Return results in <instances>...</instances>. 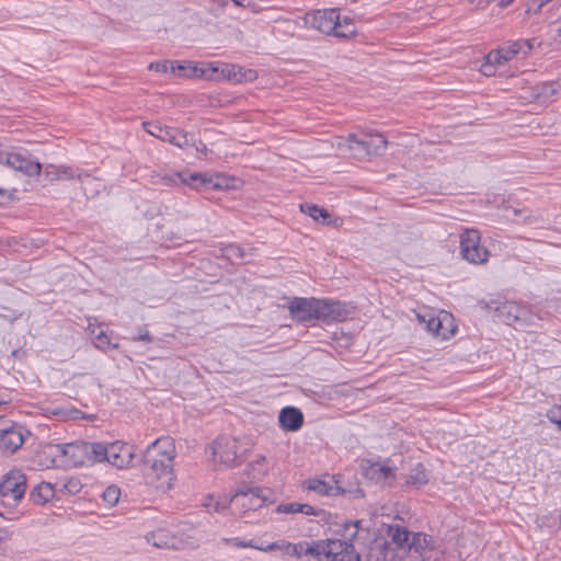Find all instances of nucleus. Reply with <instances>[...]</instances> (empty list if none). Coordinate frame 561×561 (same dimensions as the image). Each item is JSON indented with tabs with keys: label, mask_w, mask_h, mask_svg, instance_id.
Returning <instances> with one entry per match:
<instances>
[{
	"label": "nucleus",
	"mask_w": 561,
	"mask_h": 561,
	"mask_svg": "<svg viewBox=\"0 0 561 561\" xmlns=\"http://www.w3.org/2000/svg\"><path fill=\"white\" fill-rule=\"evenodd\" d=\"M175 443L170 436L159 437L146 448L142 460V477L146 484L162 493L172 488L175 479Z\"/></svg>",
	"instance_id": "f257e3e1"
},
{
	"label": "nucleus",
	"mask_w": 561,
	"mask_h": 561,
	"mask_svg": "<svg viewBox=\"0 0 561 561\" xmlns=\"http://www.w3.org/2000/svg\"><path fill=\"white\" fill-rule=\"evenodd\" d=\"M358 523H346L344 525L347 540H318L311 546H307L306 553L317 558L319 561H360L359 554L355 551L352 543V540L358 533Z\"/></svg>",
	"instance_id": "f03ea898"
},
{
	"label": "nucleus",
	"mask_w": 561,
	"mask_h": 561,
	"mask_svg": "<svg viewBox=\"0 0 561 561\" xmlns=\"http://www.w3.org/2000/svg\"><path fill=\"white\" fill-rule=\"evenodd\" d=\"M306 23L314 30L335 37L347 38L356 33L351 19L341 20L336 9L317 10L306 14Z\"/></svg>",
	"instance_id": "7ed1b4c3"
},
{
	"label": "nucleus",
	"mask_w": 561,
	"mask_h": 561,
	"mask_svg": "<svg viewBox=\"0 0 561 561\" xmlns=\"http://www.w3.org/2000/svg\"><path fill=\"white\" fill-rule=\"evenodd\" d=\"M260 486L240 484L230 495L229 503L233 514L239 515L248 522L251 513L259 511L268 503V499Z\"/></svg>",
	"instance_id": "20e7f679"
},
{
	"label": "nucleus",
	"mask_w": 561,
	"mask_h": 561,
	"mask_svg": "<svg viewBox=\"0 0 561 561\" xmlns=\"http://www.w3.org/2000/svg\"><path fill=\"white\" fill-rule=\"evenodd\" d=\"M156 180H153L154 184H161L164 186H171L176 185L179 182L182 184H186L192 186L193 188L199 190L202 187L205 188H228V180L226 178H222L220 175L216 176H207L203 173H182L176 172L172 174H160L157 173L153 175Z\"/></svg>",
	"instance_id": "39448f33"
},
{
	"label": "nucleus",
	"mask_w": 561,
	"mask_h": 561,
	"mask_svg": "<svg viewBox=\"0 0 561 561\" xmlns=\"http://www.w3.org/2000/svg\"><path fill=\"white\" fill-rule=\"evenodd\" d=\"M100 462L106 461L115 468L124 469L133 465L134 447L124 442L100 443Z\"/></svg>",
	"instance_id": "423d86ee"
},
{
	"label": "nucleus",
	"mask_w": 561,
	"mask_h": 561,
	"mask_svg": "<svg viewBox=\"0 0 561 561\" xmlns=\"http://www.w3.org/2000/svg\"><path fill=\"white\" fill-rule=\"evenodd\" d=\"M480 232L468 228L460 236V251L462 257L472 264H483L488 261L490 252L480 244Z\"/></svg>",
	"instance_id": "0eeeda50"
},
{
	"label": "nucleus",
	"mask_w": 561,
	"mask_h": 561,
	"mask_svg": "<svg viewBox=\"0 0 561 561\" xmlns=\"http://www.w3.org/2000/svg\"><path fill=\"white\" fill-rule=\"evenodd\" d=\"M239 440L231 436H219L213 442L209 449L211 450L214 462L230 468L236 465L240 457Z\"/></svg>",
	"instance_id": "6e6552de"
},
{
	"label": "nucleus",
	"mask_w": 561,
	"mask_h": 561,
	"mask_svg": "<svg viewBox=\"0 0 561 561\" xmlns=\"http://www.w3.org/2000/svg\"><path fill=\"white\" fill-rule=\"evenodd\" d=\"M388 147V141L382 134L375 131L365 133L364 139L356 141V159H364L366 157H378L382 156Z\"/></svg>",
	"instance_id": "1a4fd4ad"
},
{
	"label": "nucleus",
	"mask_w": 561,
	"mask_h": 561,
	"mask_svg": "<svg viewBox=\"0 0 561 561\" xmlns=\"http://www.w3.org/2000/svg\"><path fill=\"white\" fill-rule=\"evenodd\" d=\"M146 130L153 137L162 141L172 144L181 149H186L191 145L190 135L179 128L161 126L160 124H146Z\"/></svg>",
	"instance_id": "9d476101"
},
{
	"label": "nucleus",
	"mask_w": 561,
	"mask_h": 561,
	"mask_svg": "<svg viewBox=\"0 0 561 561\" xmlns=\"http://www.w3.org/2000/svg\"><path fill=\"white\" fill-rule=\"evenodd\" d=\"M100 443L72 442V467H90L100 462Z\"/></svg>",
	"instance_id": "9b49d317"
},
{
	"label": "nucleus",
	"mask_w": 561,
	"mask_h": 561,
	"mask_svg": "<svg viewBox=\"0 0 561 561\" xmlns=\"http://www.w3.org/2000/svg\"><path fill=\"white\" fill-rule=\"evenodd\" d=\"M26 489L25 477L19 470H11L0 482V495L12 501L20 500Z\"/></svg>",
	"instance_id": "f8f14e48"
},
{
	"label": "nucleus",
	"mask_w": 561,
	"mask_h": 561,
	"mask_svg": "<svg viewBox=\"0 0 561 561\" xmlns=\"http://www.w3.org/2000/svg\"><path fill=\"white\" fill-rule=\"evenodd\" d=\"M69 444H48L37 454L38 465L50 468L61 467L67 463Z\"/></svg>",
	"instance_id": "ddd939ff"
},
{
	"label": "nucleus",
	"mask_w": 561,
	"mask_h": 561,
	"mask_svg": "<svg viewBox=\"0 0 561 561\" xmlns=\"http://www.w3.org/2000/svg\"><path fill=\"white\" fill-rule=\"evenodd\" d=\"M316 319L325 322L343 320L347 314L343 304L331 299L316 298Z\"/></svg>",
	"instance_id": "4468645a"
},
{
	"label": "nucleus",
	"mask_w": 561,
	"mask_h": 561,
	"mask_svg": "<svg viewBox=\"0 0 561 561\" xmlns=\"http://www.w3.org/2000/svg\"><path fill=\"white\" fill-rule=\"evenodd\" d=\"M291 318L297 322L316 319V298L295 297L288 304Z\"/></svg>",
	"instance_id": "2eb2a0df"
},
{
	"label": "nucleus",
	"mask_w": 561,
	"mask_h": 561,
	"mask_svg": "<svg viewBox=\"0 0 561 561\" xmlns=\"http://www.w3.org/2000/svg\"><path fill=\"white\" fill-rule=\"evenodd\" d=\"M496 317L506 324L517 321H529L528 308L517 302L505 301L495 307Z\"/></svg>",
	"instance_id": "dca6fc26"
},
{
	"label": "nucleus",
	"mask_w": 561,
	"mask_h": 561,
	"mask_svg": "<svg viewBox=\"0 0 561 561\" xmlns=\"http://www.w3.org/2000/svg\"><path fill=\"white\" fill-rule=\"evenodd\" d=\"M4 164L26 175H37L41 172V163L27 153L8 152Z\"/></svg>",
	"instance_id": "f3484780"
},
{
	"label": "nucleus",
	"mask_w": 561,
	"mask_h": 561,
	"mask_svg": "<svg viewBox=\"0 0 561 561\" xmlns=\"http://www.w3.org/2000/svg\"><path fill=\"white\" fill-rule=\"evenodd\" d=\"M24 442L23 431L19 426L3 427L0 433V449L9 455L14 454Z\"/></svg>",
	"instance_id": "a211bd4d"
},
{
	"label": "nucleus",
	"mask_w": 561,
	"mask_h": 561,
	"mask_svg": "<svg viewBox=\"0 0 561 561\" xmlns=\"http://www.w3.org/2000/svg\"><path fill=\"white\" fill-rule=\"evenodd\" d=\"M147 541L157 548L181 550L184 548V541L171 535L165 529H158L151 531L146 536Z\"/></svg>",
	"instance_id": "6ab92c4d"
},
{
	"label": "nucleus",
	"mask_w": 561,
	"mask_h": 561,
	"mask_svg": "<svg viewBox=\"0 0 561 561\" xmlns=\"http://www.w3.org/2000/svg\"><path fill=\"white\" fill-rule=\"evenodd\" d=\"M561 91L559 82H541L530 87L525 99H530L540 103H547Z\"/></svg>",
	"instance_id": "aec40b11"
},
{
	"label": "nucleus",
	"mask_w": 561,
	"mask_h": 561,
	"mask_svg": "<svg viewBox=\"0 0 561 561\" xmlns=\"http://www.w3.org/2000/svg\"><path fill=\"white\" fill-rule=\"evenodd\" d=\"M218 67H213L211 65H207L205 67H198L193 62H187L185 65H180L171 61L170 71L179 77L184 78H203L207 77L208 72L211 71L217 72Z\"/></svg>",
	"instance_id": "412c9836"
},
{
	"label": "nucleus",
	"mask_w": 561,
	"mask_h": 561,
	"mask_svg": "<svg viewBox=\"0 0 561 561\" xmlns=\"http://www.w3.org/2000/svg\"><path fill=\"white\" fill-rule=\"evenodd\" d=\"M307 489L321 495L336 496L345 492V489L337 484L333 478L310 479L307 481Z\"/></svg>",
	"instance_id": "4be33fe9"
},
{
	"label": "nucleus",
	"mask_w": 561,
	"mask_h": 561,
	"mask_svg": "<svg viewBox=\"0 0 561 561\" xmlns=\"http://www.w3.org/2000/svg\"><path fill=\"white\" fill-rule=\"evenodd\" d=\"M535 39H516L504 43L499 49L504 56V61L513 59L518 54L527 55L534 48Z\"/></svg>",
	"instance_id": "5701e85b"
},
{
	"label": "nucleus",
	"mask_w": 561,
	"mask_h": 561,
	"mask_svg": "<svg viewBox=\"0 0 561 561\" xmlns=\"http://www.w3.org/2000/svg\"><path fill=\"white\" fill-rule=\"evenodd\" d=\"M278 421L280 427L295 432L302 426L304 415L297 408L286 407L279 412Z\"/></svg>",
	"instance_id": "b1692460"
},
{
	"label": "nucleus",
	"mask_w": 561,
	"mask_h": 561,
	"mask_svg": "<svg viewBox=\"0 0 561 561\" xmlns=\"http://www.w3.org/2000/svg\"><path fill=\"white\" fill-rule=\"evenodd\" d=\"M436 336L443 340L449 339L456 332V324L453 314L445 310H438L436 317Z\"/></svg>",
	"instance_id": "393cba45"
},
{
	"label": "nucleus",
	"mask_w": 561,
	"mask_h": 561,
	"mask_svg": "<svg viewBox=\"0 0 561 561\" xmlns=\"http://www.w3.org/2000/svg\"><path fill=\"white\" fill-rule=\"evenodd\" d=\"M88 332L93 340V343L96 348L101 351H106L110 348H117L118 343H112L107 331L104 330L101 325L93 324L91 320H89Z\"/></svg>",
	"instance_id": "a878e982"
},
{
	"label": "nucleus",
	"mask_w": 561,
	"mask_h": 561,
	"mask_svg": "<svg viewBox=\"0 0 561 561\" xmlns=\"http://www.w3.org/2000/svg\"><path fill=\"white\" fill-rule=\"evenodd\" d=\"M268 473V461L265 456L257 455L256 458L251 461L245 470V474L253 479L261 481Z\"/></svg>",
	"instance_id": "bb28decb"
},
{
	"label": "nucleus",
	"mask_w": 561,
	"mask_h": 561,
	"mask_svg": "<svg viewBox=\"0 0 561 561\" xmlns=\"http://www.w3.org/2000/svg\"><path fill=\"white\" fill-rule=\"evenodd\" d=\"M276 512L279 514H297L301 513L304 515H320L321 510H317L309 504H302L297 502L291 503H282L277 505Z\"/></svg>",
	"instance_id": "cd10ccee"
},
{
	"label": "nucleus",
	"mask_w": 561,
	"mask_h": 561,
	"mask_svg": "<svg viewBox=\"0 0 561 561\" xmlns=\"http://www.w3.org/2000/svg\"><path fill=\"white\" fill-rule=\"evenodd\" d=\"M222 542L227 546L233 547V548H253L261 551H274L279 548L277 542H272L267 546H259L255 543L253 539L251 540H244L241 538H222Z\"/></svg>",
	"instance_id": "c85d7f7f"
},
{
	"label": "nucleus",
	"mask_w": 561,
	"mask_h": 561,
	"mask_svg": "<svg viewBox=\"0 0 561 561\" xmlns=\"http://www.w3.org/2000/svg\"><path fill=\"white\" fill-rule=\"evenodd\" d=\"M428 482L426 470L422 463H416L407 476L405 484L420 488Z\"/></svg>",
	"instance_id": "c756f323"
},
{
	"label": "nucleus",
	"mask_w": 561,
	"mask_h": 561,
	"mask_svg": "<svg viewBox=\"0 0 561 561\" xmlns=\"http://www.w3.org/2000/svg\"><path fill=\"white\" fill-rule=\"evenodd\" d=\"M54 496V488L50 483L43 482L34 488L31 497L35 504H45Z\"/></svg>",
	"instance_id": "7c9ffc66"
},
{
	"label": "nucleus",
	"mask_w": 561,
	"mask_h": 561,
	"mask_svg": "<svg viewBox=\"0 0 561 561\" xmlns=\"http://www.w3.org/2000/svg\"><path fill=\"white\" fill-rule=\"evenodd\" d=\"M409 547L413 548L416 552L431 550L434 548L433 539L431 536L423 533L411 534Z\"/></svg>",
	"instance_id": "2f4dec72"
},
{
	"label": "nucleus",
	"mask_w": 561,
	"mask_h": 561,
	"mask_svg": "<svg viewBox=\"0 0 561 561\" xmlns=\"http://www.w3.org/2000/svg\"><path fill=\"white\" fill-rule=\"evenodd\" d=\"M388 536L398 547H403L404 545H409L411 533L399 525H390L388 527Z\"/></svg>",
	"instance_id": "473e14b6"
},
{
	"label": "nucleus",
	"mask_w": 561,
	"mask_h": 561,
	"mask_svg": "<svg viewBox=\"0 0 561 561\" xmlns=\"http://www.w3.org/2000/svg\"><path fill=\"white\" fill-rule=\"evenodd\" d=\"M436 317L437 311L426 309L416 313L417 321L425 327V329L436 336Z\"/></svg>",
	"instance_id": "72a5a7b5"
},
{
	"label": "nucleus",
	"mask_w": 561,
	"mask_h": 561,
	"mask_svg": "<svg viewBox=\"0 0 561 561\" xmlns=\"http://www.w3.org/2000/svg\"><path fill=\"white\" fill-rule=\"evenodd\" d=\"M357 137L354 134H350L347 138L336 137L333 146L341 152H351L355 158Z\"/></svg>",
	"instance_id": "f704fd0d"
},
{
	"label": "nucleus",
	"mask_w": 561,
	"mask_h": 561,
	"mask_svg": "<svg viewBox=\"0 0 561 561\" xmlns=\"http://www.w3.org/2000/svg\"><path fill=\"white\" fill-rule=\"evenodd\" d=\"M300 210L310 217H312L316 221L325 222L328 218H330V214L324 208H320L313 204H300Z\"/></svg>",
	"instance_id": "c9c22d12"
},
{
	"label": "nucleus",
	"mask_w": 561,
	"mask_h": 561,
	"mask_svg": "<svg viewBox=\"0 0 561 561\" xmlns=\"http://www.w3.org/2000/svg\"><path fill=\"white\" fill-rule=\"evenodd\" d=\"M279 548L277 550H285V552L289 556L300 558L304 553H306L307 546H310L309 543H290V542H277Z\"/></svg>",
	"instance_id": "e433bc0d"
},
{
	"label": "nucleus",
	"mask_w": 561,
	"mask_h": 561,
	"mask_svg": "<svg viewBox=\"0 0 561 561\" xmlns=\"http://www.w3.org/2000/svg\"><path fill=\"white\" fill-rule=\"evenodd\" d=\"M203 505L208 512L221 513L230 506V503L229 499L216 500L214 496L209 495L205 499Z\"/></svg>",
	"instance_id": "4c0bfd02"
},
{
	"label": "nucleus",
	"mask_w": 561,
	"mask_h": 561,
	"mask_svg": "<svg viewBox=\"0 0 561 561\" xmlns=\"http://www.w3.org/2000/svg\"><path fill=\"white\" fill-rule=\"evenodd\" d=\"M222 255L231 263H238L245 256L243 249L236 244H229L222 249Z\"/></svg>",
	"instance_id": "58836bf2"
},
{
	"label": "nucleus",
	"mask_w": 561,
	"mask_h": 561,
	"mask_svg": "<svg viewBox=\"0 0 561 561\" xmlns=\"http://www.w3.org/2000/svg\"><path fill=\"white\" fill-rule=\"evenodd\" d=\"M103 500L104 502H106L108 505L113 506L115 505L118 500H119V496H121V490L118 486L116 485H110L107 486L104 492H103Z\"/></svg>",
	"instance_id": "ea45409f"
},
{
	"label": "nucleus",
	"mask_w": 561,
	"mask_h": 561,
	"mask_svg": "<svg viewBox=\"0 0 561 561\" xmlns=\"http://www.w3.org/2000/svg\"><path fill=\"white\" fill-rule=\"evenodd\" d=\"M220 73L228 80L237 82V78L240 73V66L226 64L220 69Z\"/></svg>",
	"instance_id": "a19ab883"
},
{
	"label": "nucleus",
	"mask_w": 561,
	"mask_h": 561,
	"mask_svg": "<svg viewBox=\"0 0 561 561\" xmlns=\"http://www.w3.org/2000/svg\"><path fill=\"white\" fill-rule=\"evenodd\" d=\"M370 471H371L373 476L380 478V479H388V478L392 477V474H393L392 468H390L388 466L378 465V463L371 465Z\"/></svg>",
	"instance_id": "79ce46f5"
},
{
	"label": "nucleus",
	"mask_w": 561,
	"mask_h": 561,
	"mask_svg": "<svg viewBox=\"0 0 561 561\" xmlns=\"http://www.w3.org/2000/svg\"><path fill=\"white\" fill-rule=\"evenodd\" d=\"M96 416L94 414H87L76 408H72V427H80L81 425L78 423L79 421H94Z\"/></svg>",
	"instance_id": "37998d69"
},
{
	"label": "nucleus",
	"mask_w": 561,
	"mask_h": 561,
	"mask_svg": "<svg viewBox=\"0 0 561 561\" xmlns=\"http://www.w3.org/2000/svg\"><path fill=\"white\" fill-rule=\"evenodd\" d=\"M545 218L539 214L528 213L522 220L524 225H534V226H542L545 224Z\"/></svg>",
	"instance_id": "c03bdc74"
},
{
	"label": "nucleus",
	"mask_w": 561,
	"mask_h": 561,
	"mask_svg": "<svg viewBox=\"0 0 561 561\" xmlns=\"http://www.w3.org/2000/svg\"><path fill=\"white\" fill-rule=\"evenodd\" d=\"M257 77L256 71L252 69H244L240 67V73L237 78V82H251Z\"/></svg>",
	"instance_id": "a18cd8bd"
},
{
	"label": "nucleus",
	"mask_w": 561,
	"mask_h": 561,
	"mask_svg": "<svg viewBox=\"0 0 561 561\" xmlns=\"http://www.w3.org/2000/svg\"><path fill=\"white\" fill-rule=\"evenodd\" d=\"M485 59L495 66H501L506 62L504 61V56L499 48L496 50L490 51Z\"/></svg>",
	"instance_id": "49530a36"
},
{
	"label": "nucleus",
	"mask_w": 561,
	"mask_h": 561,
	"mask_svg": "<svg viewBox=\"0 0 561 561\" xmlns=\"http://www.w3.org/2000/svg\"><path fill=\"white\" fill-rule=\"evenodd\" d=\"M550 422L554 423L561 431V407H553L547 414Z\"/></svg>",
	"instance_id": "de8ad7c7"
},
{
	"label": "nucleus",
	"mask_w": 561,
	"mask_h": 561,
	"mask_svg": "<svg viewBox=\"0 0 561 561\" xmlns=\"http://www.w3.org/2000/svg\"><path fill=\"white\" fill-rule=\"evenodd\" d=\"M170 65H171V61L151 62V64H149L148 69L154 70L158 72H168V71H170Z\"/></svg>",
	"instance_id": "09e8293b"
},
{
	"label": "nucleus",
	"mask_w": 561,
	"mask_h": 561,
	"mask_svg": "<svg viewBox=\"0 0 561 561\" xmlns=\"http://www.w3.org/2000/svg\"><path fill=\"white\" fill-rule=\"evenodd\" d=\"M342 495H347L350 499L358 500L364 497V491L360 488L345 489Z\"/></svg>",
	"instance_id": "8fccbe9b"
},
{
	"label": "nucleus",
	"mask_w": 561,
	"mask_h": 561,
	"mask_svg": "<svg viewBox=\"0 0 561 561\" xmlns=\"http://www.w3.org/2000/svg\"><path fill=\"white\" fill-rule=\"evenodd\" d=\"M551 32L556 34L554 41L561 42V16L551 25Z\"/></svg>",
	"instance_id": "3c124183"
},
{
	"label": "nucleus",
	"mask_w": 561,
	"mask_h": 561,
	"mask_svg": "<svg viewBox=\"0 0 561 561\" xmlns=\"http://www.w3.org/2000/svg\"><path fill=\"white\" fill-rule=\"evenodd\" d=\"M495 65L489 62L486 59L485 61L482 64L481 66V72L484 75V76H493L495 75Z\"/></svg>",
	"instance_id": "603ef678"
},
{
	"label": "nucleus",
	"mask_w": 561,
	"mask_h": 561,
	"mask_svg": "<svg viewBox=\"0 0 561 561\" xmlns=\"http://www.w3.org/2000/svg\"><path fill=\"white\" fill-rule=\"evenodd\" d=\"M131 340L133 341H142V342H148V343L152 342V337L147 330L141 332L138 336H134Z\"/></svg>",
	"instance_id": "864d4df0"
},
{
	"label": "nucleus",
	"mask_w": 561,
	"mask_h": 561,
	"mask_svg": "<svg viewBox=\"0 0 561 561\" xmlns=\"http://www.w3.org/2000/svg\"><path fill=\"white\" fill-rule=\"evenodd\" d=\"M191 145L188 147H195L196 151L198 152H205L206 151V145L203 142H199L198 145L195 144L193 136H190Z\"/></svg>",
	"instance_id": "5fc2aeb1"
},
{
	"label": "nucleus",
	"mask_w": 561,
	"mask_h": 561,
	"mask_svg": "<svg viewBox=\"0 0 561 561\" xmlns=\"http://www.w3.org/2000/svg\"><path fill=\"white\" fill-rule=\"evenodd\" d=\"M78 180L81 182L82 185L92 184L94 182V180L88 174L84 175L83 178L79 175Z\"/></svg>",
	"instance_id": "6e6d98bb"
},
{
	"label": "nucleus",
	"mask_w": 561,
	"mask_h": 561,
	"mask_svg": "<svg viewBox=\"0 0 561 561\" xmlns=\"http://www.w3.org/2000/svg\"><path fill=\"white\" fill-rule=\"evenodd\" d=\"M8 152L0 149V163H5Z\"/></svg>",
	"instance_id": "4d7b16f0"
},
{
	"label": "nucleus",
	"mask_w": 561,
	"mask_h": 561,
	"mask_svg": "<svg viewBox=\"0 0 561 561\" xmlns=\"http://www.w3.org/2000/svg\"><path fill=\"white\" fill-rule=\"evenodd\" d=\"M71 488H72V493H73V492H77V491H79V490H80L81 484H80V483H75V482L72 481Z\"/></svg>",
	"instance_id": "13d9d810"
},
{
	"label": "nucleus",
	"mask_w": 561,
	"mask_h": 561,
	"mask_svg": "<svg viewBox=\"0 0 561 561\" xmlns=\"http://www.w3.org/2000/svg\"><path fill=\"white\" fill-rule=\"evenodd\" d=\"M236 5H241V7H244L245 5V1L247 0H231Z\"/></svg>",
	"instance_id": "bf43d9fd"
},
{
	"label": "nucleus",
	"mask_w": 561,
	"mask_h": 561,
	"mask_svg": "<svg viewBox=\"0 0 561 561\" xmlns=\"http://www.w3.org/2000/svg\"><path fill=\"white\" fill-rule=\"evenodd\" d=\"M537 523L539 527H543L546 525L545 517H539L537 519Z\"/></svg>",
	"instance_id": "052dcab7"
},
{
	"label": "nucleus",
	"mask_w": 561,
	"mask_h": 561,
	"mask_svg": "<svg viewBox=\"0 0 561 561\" xmlns=\"http://www.w3.org/2000/svg\"><path fill=\"white\" fill-rule=\"evenodd\" d=\"M513 0H500L499 4L501 7H506Z\"/></svg>",
	"instance_id": "680f3d73"
},
{
	"label": "nucleus",
	"mask_w": 561,
	"mask_h": 561,
	"mask_svg": "<svg viewBox=\"0 0 561 561\" xmlns=\"http://www.w3.org/2000/svg\"><path fill=\"white\" fill-rule=\"evenodd\" d=\"M20 316H21V314H18V313H15V312H12V313H11V316H10V318H9V320H10V321H14V320H16Z\"/></svg>",
	"instance_id": "e2e57ef3"
},
{
	"label": "nucleus",
	"mask_w": 561,
	"mask_h": 561,
	"mask_svg": "<svg viewBox=\"0 0 561 561\" xmlns=\"http://www.w3.org/2000/svg\"><path fill=\"white\" fill-rule=\"evenodd\" d=\"M524 213H525V210H522V209H514V215H516V216H519V215H522V214H524Z\"/></svg>",
	"instance_id": "0e129e2a"
},
{
	"label": "nucleus",
	"mask_w": 561,
	"mask_h": 561,
	"mask_svg": "<svg viewBox=\"0 0 561 561\" xmlns=\"http://www.w3.org/2000/svg\"><path fill=\"white\" fill-rule=\"evenodd\" d=\"M0 316L9 320L11 313L10 314H9V312L0 313Z\"/></svg>",
	"instance_id": "69168bd1"
},
{
	"label": "nucleus",
	"mask_w": 561,
	"mask_h": 561,
	"mask_svg": "<svg viewBox=\"0 0 561 561\" xmlns=\"http://www.w3.org/2000/svg\"><path fill=\"white\" fill-rule=\"evenodd\" d=\"M552 519H553L552 526H556L557 522H558V516H553Z\"/></svg>",
	"instance_id": "338daca9"
},
{
	"label": "nucleus",
	"mask_w": 561,
	"mask_h": 561,
	"mask_svg": "<svg viewBox=\"0 0 561 561\" xmlns=\"http://www.w3.org/2000/svg\"><path fill=\"white\" fill-rule=\"evenodd\" d=\"M82 190H83L84 194H87V195H88L87 187H85V186H82Z\"/></svg>",
	"instance_id": "774afa93"
}]
</instances>
